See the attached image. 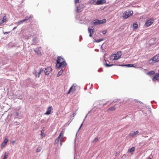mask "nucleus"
Here are the masks:
<instances>
[{"mask_svg":"<svg viewBox=\"0 0 159 159\" xmlns=\"http://www.w3.org/2000/svg\"><path fill=\"white\" fill-rule=\"evenodd\" d=\"M15 142L16 141L15 140H12L11 141L10 143V144H11L12 145H14V144L15 143Z\"/></svg>","mask_w":159,"mask_h":159,"instance_id":"3c124183","label":"nucleus"},{"mask_svg":"<svg viewBox=\"0 0 159 159\" xmlns=\"http://www.w3.org/2000/svg\"><path fill=\"white\" fill-rule=\"evenodd\" d=\"M62 140L61 138V140H60V145L61 146L62 145Z\"/></svg>","mask_w":159,"mask_h":159,"instance_id":"680f3d73","label":"nucleus"},{"mask_svg":"<svg viewBox=\"0 0 159 159\" xmlns=\"http://www.w3.org/2000/svg\"><path fill=\"white\" fill-rule=\"evenodd\" d=\"M88 115V114H87L85 116V117H84V119L83 120V122H84V121H85V120L86 119V117H87Z\"/></svg>","mask_w":159,"mask_h":159,"instance_id":"69168bd1","label":"nucleus"},{"mask_svg":"<svg viewBox=\"0 0 159 159\" xmlns=\"http://www.w3.org/2000/svg\"><path fill=\"white\" fill-rule=\"evenodd\" d=\"M120 153V152L119 151L116 152L115 154V156L116 157L118 156L119 155Z\"/></svg>","mask_w":159,"mask_h":159,"instance_id":"09e8293b","label":"nucleus"},{"mask_svg":"<svg viewBox=\"0 0 159 159\" xmlns=\"http://www.w3.org/2000/svg\"><path fill=\"white\" fill-rule=\"evenodd\" d=\"M110 62L108 60H106L105 59L103 61V64L106 67H109L113 66V64H110Z\"/></svg>","mask_w":159,"mask_h":159,"instance_id":"2eb2a0df","label":"nucleus"},{"mask_svg":"<svg viewBox=\"0 0 159 159\" xmlns=\"http://www.w3.org/2000/svg\"><path fill=\"white\" fill-rule=\"evenodd\" d=\"M59 141L55 139V144H58Z\"/></svg>","mask_w":159,"mask_h":159,"instance_id":"864d4df0","label":"nucleus"},{"mask_svg":"<svg viewBox=\"0 0 159 159\" xmlns=\"http://www.w3.org/2000/svg\"><path fill=\"white\" fill-rule=\"evenodd\" d=\"M88 33L89 34V37H92L93 35V34H94L95 30L94 29L90 28L89 27H88Z\"/></svg>","mask_w":159,"mask_h":159,"instance_id":"6ab92c4d","label":"nucleus"},{"mask_svg":"<svg viewBox=\"0 0 159 159\" xmlns=\"http://www.w3.org/2000/svg\"><path fill=\"white\" fill-rule=\"evenodd\" d=\"M39 71L38 72H37L36 70H34L33 72V74L36 77H37L38 78H39L40 75L43 72V70L42 67H39Z\"/></svg>","mask_w":159,"mask_h":159,"instance_id":"1a4fd4ad","label":"nucleus"},{"mask_svg":"<svg viewBox=\"0 0 159 159\" xmlns=\"http://www.w3.org/2000/svg\"><path fill=\"white\" fill-rule=\"evenodd\" d=\"M76 111L74 112L73 113V114H72L73 117H74V116L76 115Z\"/></svg>","mask_w":159,"mask_h":159,"instance_id":"0e129e2a","label":"nucleus"},{"mask_svg":"<svg viewBox=\"0 0 159 159\" xmlns=\"http://www.w3.org/2000/svg\"><path fill=\"white\" fill-rule=\"evenodd\" d=\"M41 147H38L37 148V149H36V152H39L41 150Z\"/></svg>","mask_w":159,"mask_h":159,"instance_id":"58836bf2","label":"nucleus"},{"mask_svg":"<svg viewBox=\"0 0 159 159\" xmlns=\"http://www.w3.org/2000/svg\"><path fill=\"white\" fill-rule=\"evenodd\" d=\"M63 59H64V58H62L61 56H58L57 57V60L56 61L55 65L56 66H57V65H58V63H60V62H61V60H63Z\"/></svg>","mask_w":159,"mask_h":159,"instance_id":"412c9836","label":"nucleus"},{"mask_svg":"<svg viewBox=\"0 0 159 159\" xmlns=\"http://www.w3.org/2000/svg\"><path fill=\"white\" fill-rule=\"evenodd\" d=\"M139 133V131L138 130L132 131L129 134V136L130 138H134Z\"/></svg>","mask_w":159,"mask_h":159,"instance_id":"dca6fc26","label":"nucleus"},{"mask_svg":"<svg viewBox=\"0 0 159 159\" xmlns=\"http://www.w3.org/2000/svg\"><path fill=\"white\" fill-rule=\"evenodd\" d=\"M135 149V147H132L128 149L127 152L131 154L132 155L134 153Z\"/></svg>","mask_w":159,"mask_h":159,"instance_id":"5701e85b","label":"nucleus"},{"mask_svg":"<svg viewBox=\"0 0 159 159\" xmlns=\"http://www.w3.org/2000/svg\"><path fill=\"white\" fill-rule=\"evenodd\" d=\"M122 51H119L116 53L112 54L111 55V57H113V58H110V59L112 61L117 60L121 58L122 56Z\"/></svg>","mask_w":159,"mask_h":159,"instance_id":"f03ea898","label":"nucleus"},{"mask_svg":"<svg viewBox=\"0 0 159 159\" xmlns=\"http://www.w3.org/2000/svg\"><path fill=\"white\" fill-rule=\"evenodd\" d=\"M42 69L43 70V72H44L45 75H48L50 73L52 70V67L50 66H47L45 68H42Z\"/></svg>","mask_w":159,"mask_h":159,"instance_id":"0eeeda50","label":"nucleus"},{"mask_svg":"<svg viewBox=\"0 0 159 159\" xmlns=\"http://www.w3.org/2000/svg\"><path fill=\"white\" fill-rule=\"evenodd\" d=\"M96 0H89V3L90 4H94V2H96Z\"/></svg>","mask_w":159,"mask_h":159,"instance_id":"f704fd0d","label":"nucleus"},{"mask_svg":"<svg viewBox=\"0 0 159 159\" xmlns=\"http://www.w3.org/2000/svg\"><path fill=\"white\" fill-rule=\"evenodd\" d=\"M9 155V153L8 152H5L4 153V156L3 157H6L7 158Z\"/></svg>","mask_w":159,"mask_h":159,"instance_id":"4c0bfd02","label":"nucleus"},{"mask_svg":"<svg viewBox=\"0 0 159 159\" xmlns=\"http://www.w3.org/2000/svg\"><path fill=\"white\" fill-rule=\"evenodd\" d=\"M156 40V38H152V39L150 40V41H154L155 40Z\"/></svg>","mask_w":159,"mask_h":159,"instance_id":"13d9d810","label":"nucleus"},{"mask_svg":"<svg viewBox=\"0 0 159 159\" xmlns=\"http://www.w3.org/2000/svg\"><path fill=\"white\" fill-rule=\"evenodd\" d=\"M133 11L130 9H128L125 11L123 14L122 17L125 19H127L132 16Z\"/></svg>","mask_w":159,"mask_h":159,"instance_id":"7ed1b4c3","label":"nucleus"},{"mask_svg":"<svg viewBox=\"0 0 159 159\" xmlns=\"http://www.w3.org/2000/svg\"><path fill=\"white\" fill-rule=\"evenodd\" d=\"M104 40V39L103 38H101L97 39H95L93 41V42L98 43L101 42L102 41H103Z\"/></svg>","mask_w":159,"mask_h":159,"instance_id":"7c9ffc66","label":"nucleus"},{"mask_svg":"<svg viewBox=\"0 0 159 159\" xmlns=\"http://www.w3.org/2000/svg\"><path fill=\"white\" fill-rule=\"evenodd\" d=\"M107 20L105 18L103 19L102 20L96 19L92 21L91 24L93 25L96 26L105 24Z\"/></svg>","mask_w":159,"mask_h":159,"instance_id":"f257e3e1","label":"nucleus"},{"mask_svg":"<svg viewBox=\"0 0 159 159\" xmlns=\"http://www.w3.org/2000/svg\"><path fill=\"white\" fill-rule=\"evenodd\" d=\"M159 73H155L152 78V80L154 82L158 81L159 82Z\"/></svg>","mask_w":159,"mask_h":159,"instance_id":"4468645a","label":"nucleus"},{"mask_svg":"<svg viewBox=\"0 0 159 159\" xmlns=\"http://www.w3.org/2000/svg\"><path fill=\"white\" fill-rule=\"evenodd\" d=\"M7 18L6 16V14H5L4 16L2 17V20H0L1 23L2 25L5 22L7 21Z\"/></svg>","mask_w":159,"mask_h":159,"instance_id":"4be33fe9","label":"nucleus"},{"mask_svg":"<svg viewBox=\"0 0 159 159\" xmlns=\"http://www.w3.org/2000/svg\"><path fill=\"white\" fill-rule=\"evenodd\" d=\"M32 42L34 43H38V41L37 40V38L36 36L34 37L32 39Z\"/></svg>","mask_w":159,"mask_h":159,"instance_id":"473e14b6","label":"nucleus"},{"mask_svg":"<svg viewBox=\"0 0 159 159\" xmlns=\"http://www.w3.org/2000/svg\"><path fill=\"white\" fill-rule=\"evenodd\" d=\"M41 136L42 138L46 136V134L44 133H43V132H41Z\"/></svg>","mask_w":159,"mask_h":159,"instance_id":"79ce46f5","label":"nucleus"},{"mask_svg":"<svg viewBox=\"0 0 159 159\" xmlns=\"http://www.w3.org/2000/svg\"><path fill=\"white\" fill-rule=\"evenodd\" d=\"M67 63L65 59H63L62 61L58 63V65H57V66H55V67L57 69L60 68H64L67 66Z\"/></svg>","mask_w":159,"mask_h":159,"instance_id":"423d86ee","label":"nucleus"},{"mask_svg":"<svg viewBox=\"0 0 159 159\" xmlns=\"http://www.w3.org/2000/svg\"><path fill=\"white\" fill-rule=\"evenodd\" d=\"M63 68H61V70H60V71H61V73H62L64 71V69H63Z\"/></svg>","mask_w":159,"mask_h":159,"instance_id":"6e6d98bb","label":"nucleus"},{"mask_svg":"<svg viewBox=\"0 0 159 159\" xmlns=\"http://www.w3.org/2000/svg\"><path fill=\"white\" fill-rule=\"evenodd\" d=\"M14 96L15 98L19 99H22L23 97L22 92L20 91L16 92Z\"/></svg>","mask_w":159,"mask_h":159,"instance_id":"f8f14e48","label":"nucleus"},{"mask_svg":"<svg viewBox=\"0 0 159 159\" xmlns=\"http://www.w3.org/2000/svg\"><path fill=\"white\" fill-rule=\"evenodd\" d=\"M53 109L52 108V106H48L47 109L46 111V112L44 113V115H49L50 114H51L52 113V111Z\"/></svg>","mask_w":159,"mask_h":159,"instance_id":"9b49d317","label":"nucleus"},{"mask_svg":"<svg viewBox=\"0 0 159 159\" xmlns=\"http://www.w3.org/2000/svg\"><path fill=\"white\" fill-rule=\"evenodd\" d=\"M156 5L159 6V1L155 3Z\"/></svg>","mask_w":159,"mask_h":159,"instance_id":"774afa93","label":"nucleus"},{"mask_svg":"<svg viewBox=\"0 0 159 159\" xmlns=\"http://www.w3.org/2000/svg\"><path fill=\"white\" fill-rule=\"evenodd\" d=\"M8 138L6 137L4 139L3 142L1 144V148H3L6 144L9 141Z\"/></svg>","mask_w":159,"mask_h":159,"instance_id":"a211bd4d","label":"nucleus"},{"mask_svg":"<svg viewBox=\"0 0 159 159\" xmlns=\"http://www.w3.org/2000/svg\"><path fill=\"white\" fill-rule=\"evenodd\" d=\"M21 110V109L20 107L17 108L16 110L14 112L13 114L14 116H15V117L18 116L21 114L22 110ZM15 118H16V117H15Z\"/></svg>","mask_w":159,"mask_h":159,"instance_id":"9d476101","label":"nucleus"},{"mask_svg":"<svg viewBox=\"0 0 159 159\" xmlns=\"http://www.w3.org/2000/svg\"><path fill=\"white\" fill-rule=\"evenodd\" d=\"M126 67H133L134 68H138V67L136 65L133 64H127Z\"/></svg>","mask_w":159,"mask_h":159,"instance_id":"a878e982","label":"nucleus"},{"mask_svg":"<svg viewBox=\"0 0 159 159\" xmlns=\"http://www.w3.org/2000/svg\"><path fill=\"white\" fill-rule=\"evenodd\" d=\"M76 86L77 85L76 84H74L70 88V89H71V90L74 92V91L75 90V87H76Z\"/></svg>","mask_w":159,"mask_h":159,"instance_id":"cd10ccee","label":"nucleus"},{"mask_svg":"<svg viewBox=\"0 0 159 159\" xmlns=\"http://www.w3.org/2000/svg\"><path fill=\"white\" fill-rule=\"evenodd\" d=\"M33 18V16L32 15H30V16H27L24 19L25 20V21H26L27 20H29L31 18Z\"/></svg>","mask_w":159,"mask_h":159,"instance_id":"bb28decb","label":"nucleus"},{"mask_svg":"<svg viewBox=\"0 0 159 159\" xmlns=\"http://www.w3.org/2000/svg\"><path fill=\"white\" fill-rule=\"evenodd\" d=\"M10 31H8V32H3V34H7L10 33Z\"/></svg>","mask_w":159,"mask_h":159,"instance_id":"8fccbe9b","label":"nucleus"},{"mask_svg":"<svg viewBox=\"0 0 159 159\" xmlns=\"http://www.w3.org/2000/svg\"><path fill=\"white\" fill-rule=\"evenodd\" d=\"M155 73V71L153 70L150 71L146 73V74L150 77H151L152 75H153Z\"/></svg>","mask_w":159,"mask_h":159,"instance_id":"b1692460","label":"nucleus"},{"mask_svg":"<svg viewBox=\"0 0 159 159\" xmlns=\"http://www.w3.org/2000/svg\"><path fill=\"white\" fill-rule=\"evenodd\" d=\"M96 107V106H95L93 108H92L91 110H90V111H89L88 112L87 114H88V115L90 113L92 112H93V113H94V112L95 111V108Z\"/></svg>","mask_w":159,"mask_h":159,"instance_id":"72a5a7b5","label":"nucleus"},{"mask_svg":"<svg viewBox=\"0 0 159 159\" xmlns=\"http://www.w3.org/2000/svg\"><path fill=\"white\" fill-rule=\"evenodd\" d=\"M25 20L24 19H22L21 20L19 21L18 22H16L15 24H16L17 25H19L22 24H23L24 22H25Z\"/></svg>","mask_w":159,"mask_h":159,"instance_id":"c85d7f7f","label":"nucleus"},{"mask_svg":"<svg viewBox=\"0 0 159 159\" xmlns=\"http://www.w3.org/2000/svg\"><path fill=\"white\" fill-rule=\"evenodd\" d=\"M127 157H128V156L127 155H126L125 154H124L121 157V158L122 159H125L126 158H127Z\"/></svg>","mask_w":159,"mask_h":159,"instance_id":"ea45409f","label":"nucleus"},{"mask_svg":"<svg viewBox=\"0 0 159 159\" xmlns=\"http://www.w3.org/2000/svg\"><path fill=\"white\" fill-rule=\"evenodd\" d=\"M82 39V35H80L79 36V41L80 42L81 39Z\"/></svg>","mask_w":159,"mask_h":159,"instance_id":"bf43d9fd","label":"nucleus"},{"mask_svg":"<svg viewBox=\"0 0 159 159\" xmlns=\"http://www.w3.org/2000/svg\"><path fill=\"white\" fill-rule=\"evenodd\" d=\"M77 148H76L75 146L74 147V151L75 152V153L76 152H77Z\"/></svg>","mask_w":159,"mask_h":159,"instance_id":"338daca9","label":"nucleus"},{"mask_svg":"<svg viewBox=\"0 0 159 159\" xmlns=\"http://www.w3.org/2000/svg\"><path fill=\"white\" fill-rule=\"evenodd\" d=\"M102 67L100 68L98 70V72H100V71H102Z\"/></svg>","mask_w":159,"mask_h":159,"instance_id":"4d7b16f0","label":"nucleus"},{"mask_svg":"<svg viewBox=\"0 0 159 159\" xmlns=\"http://www.w3.org/2000/svg\"><path fill=\"white\" fill-rule=\"evenodd\" d=\"M159 62V53H158L153 56L149 60V62L150 64H153Z\"/></svg>","mask_w":159,"mask_h":159,"instance_id":"20e7f679","label":"nucleus"},{"mask_svg":"<svg viewBox=\"0 0 159 159\" xmlns=\"http://www.w3.org/2000/svg\"><path fill=\"white\" fill-rule=\"evenodd\" d=\"M40 48H41V47H40L39 48H37L34 49V51L35 53H36L38 56L41 57L42 55V53L40 50H38V49Z\"/></svg>","mask_w":159,"mask_h":159,"instance_id":"aec40b11","label":"nucleus"},{"mask_svg":"<svg viewBox=\"0 0 159 159\" xmlns=\"http://www.w3.org/2000/svg\"><path fill=\"white\" fill-rule=\"evenodd\" d=\"M28 80H29L30 82L31 83V84L32 85V86L33 87H34V86H36V84H35L34 83V82H33L31 79L30 78H28ZM38 85V84H37L36 85Z\"/></svg>","mask_w":159,"mask_h":159,"instance_id":"c756f323","label":"nucleus"},{"mask_svg":"<svg viewBox=\"0 0 159 159\" xmlns=\"http://www.w3.org/2000/svg\"><path fill=\"white\" fill-rule=\"evenodd\" d=\"M84 7V4L82 3H80L79 5L77 7L76 9L75 10L78 13L81 12L83 11V9Z\"/></svg>","mask_w":159,"mask_h":159,"instance_id":"ddd939ff","label":"nucleus"},{"mask_svg":"<svg viewBox=\"0 0 159 159\" xmlns=\"http://www.w3.org/2000/svg\"><path fill=\"white\" fill-rule=\"evenodd\" d=\"M70 92H72L73 93H74V92L71 90V89H69L68 92H67V94H69Z\"/></svg>","mask_w":159,"mask_h":159,"instance_id":"de8ad7c7","label":"nucleus"},{"mask_svg":"<svg viewBox=\"0 0 159 159\" xmlns=\"http://www.w3.org/2000/svg\"><path fill=\"white\" fill-rule=\"evenodd\" d=\"M62 73H61V71H58V73H57V77H59V76H60L61 75Z\"/></svg>","mask_w":159,"mask_h":159,"instance_id":"49530a36","label":"nucleus"},{"mask_svg":"<svg viewBox=\"0 0 159 159\" xmlns=\"http://www.w3.org/2000/svg\"><path fill=\"white\" fill-rule=\"evenodd\" d=\"M107 102H105V100H102L96 102L95 104L97 106H100L101 107H103L107 105Z\"/></svg>","mask_w":159,"mask_h":159,"instance_id":"39448f33","label":"nucleus"},{"mask_svg":"<svg viewBox=\"0 0 159 159\" xmlns=\"http://www.w3.org/2000/svg\"><path fill=\"white\" fill-rule=\"evenodd\" d=\"M20 121H15L14 122V124H15L14 126L18 125L20 124Z\"/></svg>","mask_w":159,"mask_h":159,"instance_id":"a19ab883","label":"nucleus"},{"mask_svg":"<svg viewBox=\"0 0 159 159\" xmlns=\"http://www.w3.org/2000/svg\"><path fill=\"white\" fill-rule=\"evenodd\" d=\"M61 137H60V136H58L57 137L56 139H57V140L59 141V140H60V139Z\"/></svg>","mask_w":159,"mask_h":159,"instance_id":"e2e57ef3","label":"nucleus"},{"mask_svg":"<svg viewBox=\"0 0 159 159\" xmlns=\"http://www.w3.org/2000/svg\"><path fill=\"white\" fill-rule=\"evenodd\" d=\"M106 7H100V9L102 10H103Z\"/></svg>","mask_w":159,"mask_h":159,"instance_id":"052dcab7","label":"nucleus"},{"mask_svg":"<svg viewBox=\"0 0 159 159\" xmlns=\"http://www.w3.org/2000/svg\"><path fill=\"white\" fill-rule=\"evenodd\" d=\"M132 28L134 30H136L138 28V25L137 22H135L132 25Z\"/></svg>","mask_w":159,"mask_h":159,"instance_id":"393cba45","label":"nucleus"},{"mask_svg":"<svg viewBox=\"0 0 159 159\" xmlns=\"http://www.w3.org/2000/svg\"><path fill=\"white\" fill-rule=\"evenodd\" d=\"M81 127H80H80H79V129H78V131H77V133H76V134L75 138V140H74V142H75V141H76V136H77V134H78V132H79V131L80 130V129H81Z\"/></svg>","mask_w":159,"mask_h":159,"instance_id":"c03bdc74","label":"nucleus"},{"mask_svg":"<svg viewBox=\"0 0 159 159\" xmlns=\"http://www.w3.org/2000/svg\"><path fill=\"white\" fill-rule=\"evenodd\" d=\"M99 139L100 138H98V137H95L93 141V142L96 143Z\"/></svg>","mask_w":159,"mask_h":159,"instance_id":"c9c22d12","label":"nucleus"},{"mask_svg":"<svg viewBox=\"0 0 159 159\" xmlns=\"http://www.w3.org/2000/svg\"><path fill=\"white\" fill-rule=\"evenodd\" d=\"M106 2V0H97L95 4H94V5H103Z\"/></svg>","mask_w":159,"mask_h":159,"instance_id":"f3484780","label":"nucleus"},{"mask_svg":"<svg viewBox=\"0 0 159 159\" xmlns=\"http://www.w3.org/2000/svg\"><path fill=\"white\" fill-rule=\"evenodd\" d=\"M154 19L152 18H151L148 19L144 24V26L146 27H148L153 24L154 22Z\"/></svg>","mask_w":159,"mask_h":159,"instance_id":"6e6552de","label":"nucleus"},{"mask_svg":"<svg viewBox=\"0 0 159 159\" xmlns=\"http://www.w3.org/2000/svg\"><path fill=\"white\" fill-rule=\"evenodd\" d=\"M146 108L147 109H149V111L151 112V107L150 106H147L146 107Z\"/></svg>","mask_w":159,"mask_h":159,"instance_id":"603ef678","label":"nucleus"},{"mask_svg":"<svg viewBox=\"0 0 159 159\" xmlns=\"http://www.w3.org/2000/svg\"><path fill=\"white\" fill-rule=\"evenodd\" d=\"M107 30H104L102 31V34L103 35L107 33Z\"/></svg>","mask_w":159,"mask_h":159,"instance_id":"37998d69","label":"nucleus"},{"mask_svg":"<svg viewBox=\"0 0 159 159\" xmlns=\"http://www.w3.org/2000/svg\"><path fill=\"white\" fill-rule=\"evenodd\" d=\"M79 1H80V0H74L75 3V4H76L77 3L79 2Z\"/></svg>","mask_w":159,"mask_h":159,"instance_id":"5fc2aeb1","label":"nucleus"},{"mask_svg":"<svg viewBox=\"0 0 159 159\" xmlns=\"http://www.w3.org/2000/svg\"><path fill=\"white\" fill-rule=\"evenodd\" d=\"M119 66H120L121 67H126L127 64H120V65H119Z\"/></svg>","mask_w":159,"mask_h":159,"instance_id":"a18cd8bd","label":"nucleus"},{"mask_svg":"<svg viewBox=\"0 0 159 159\" xmlns=\"http://www.w3.org/2000/svg\"><path fill=\"white\" fill-rule=\"evenodd\" d=\"M116 109V107L115 106V105H114V106H112L111 107H110V108H109L108 109V110L113 111H114V110H115Z\"/></svg>","mask_w":159,"mask_h":159,"instance_id":"2f4dec72","label":"nucleus"},{"mask_svg":"<svg viewBox=\"0 0 159 159\" xmlns=\"http://www.w3.org/2000/svg\"><path fill=\"white\" fill-rule=\"evenodd\" d=\"M64 134V132L63 130L61 131L60 134L59 135V136L62 138L63 137V135Z\"/></svg>","mask_w":159,"mask_h":159,"instance_id":"e433bc0d","label":"nucleus"}]
</instances>
